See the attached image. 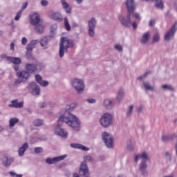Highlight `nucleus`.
<instances>
[{
  "instance_id": "3c124183",
  "label": "nucleus",
  "mask_w": 177,
  "mask_h": 177,
  "mask_svg": "<svg viewBox=\"0 0 177 177\" xmlns=\"http://www.w3.org/2000/svg\"><path fill=\"white\" fill-rule=\"evenodd\" d=\"M87 102L88 103H95L96 102V100L93 99V98H88V99H87Z\"/></svg>"
},
{
  "instance_id": "20e7f679",
  "label": "nucleus",
  "mask_w": 177,
  "mask_h": 177,
  "mask_svg": "<svg viewBox=\"0 0 177 177\" xmlns=\"http://www.w3.org/2000/svg\"><path fill=\"white\" fill-rule=\"evenodd\" d=\"M73 46H74V43L73 42V40H70L68 39V38L62 37L59 44V57H63V56H64V50H67L68 48H71Z\"/></svg>"
},
{
  "instance_id": "39448f33",
  "label": "nucleus",
  "mask_w": 177,
  "mask_h": 177,
  "mask_svg": "<svg viewBox=\"0 0 177 177\" xmlns=\"http://www.w3.org/2000/svg\"><path fill=\"white\" fill-rule=\"evenodd\" d=\"M100 122L103 128H109L111 125V115L109 113H104L100 118Z\"/></svg>"
},
{
  "instance_id": "f704fd0d",
  "label": "nucleus",
  "mask_w": 177,
  "mask_h": 177,
  "mask_svg": "<svg viewBox=\"0 0 177 177\" xmlns=\"http://www.w3.org/2000/svg\"><path fill=\"white\" fill-rule=\"evenodd\" d=\"M133 105H131L129 106L127 112V117H131L132 115V113H133Z\"/></svg>"
},
{
  "instance_id": "864d4df0",
  "label": "nucleus",
  "mask_w": 177,
  "mask_h": 177,
  "mask_svg": "<svg viewBox=\"0 0 177 177\" xmlns=\"http://www.w3.org/2000/svg\"><path fill=\"white\" fill-rule=\"evenodd\" d=\"M154 24H156V21L155 20H151L149 21V26L150 27H153V26H154Z\"/></svg>"
},
{
  "instance_id": "9b49d317",
  "label": "nucleus",
  "mask_w": 177,
  "mask_h": 177,
  "mask_svg": "<svg viewBox=\"0 0 177 177\" xmlns=\"http://www.w3.org/2000/svg\"><path fill=\"white\" fill-rule=\"evenodd\" d=\"M102 140L108 149H111V136L107 132H102Z\"/></svg>"
},
{
  "instance_id": "0eeeda50",
  "label": "nucleus",
  "mask_w": 177,
  "mask_h": 177,
  "mask_svg": "<svg viewBox=\"0 0 177 177\" xmlns=\"http://www.w3.org/2000/svg\"><path fill=\"white\" fill-rule=\"evenodd\" d=\"M71 84L72 86H73L75 89L77 91V92H82V91H84L85 88V84H84V82L79 79H75Z\"/></svg>"
},
{
  "instance_id": "1a4fd4ad",
  "label": "nucleus",
  "mask_w": 177,
  "mask_h": 177,
  "mask_svg": "<svg viewBox=\"0 0 177 177\" xmlns=\"http://www.w3.org/2000/svg\"><path fill=\"white\" fill-rule=\"evenodd\" d=\"M125 5L127 8L129 16H131V15H133V12H135V9H136V3H135V0H127Z\"/></svg>"
},
{
  "instance_id": "f03ea898",
  "label": "nucleus",
  "mask_w": 177,
  "mask_h": 177,
  "mask_svg": "<svg viewBox=\"0 0 177 177\" xmlns=\"http://www.w3.org/2000/svg\"><path fill=\"white\" fill-rule=\"evenodd\" d=\"M30 21L32 26H34L37 34H42L44 31L45 27L42 25V19L38 12H33L30 15Z\"/></svg>"
},
{
  "instance_id": "7c9ffc66",
  "label": "nucleus",
  "mask_w": 177,
  "mask_h": 177,
  "mask_svg": "<svg viewBox=\"0 0 177 177\" xmlns=\"http://www.w3.org/2000/svg\"><path fill=\"white\" fill-rule=\"evenodd\" d=\"M64 27L67 31H70L71 30V26H70V24L68 23V19L67 17L64 18Z\"/></svg>"
},
{
  "instance_id": "8fccbe9b",
  "label": "nucleus",
  "mask_w": 177,
  "mask_h": 177,
  "mask_svg": "<svg viewBox=\"0 0 177 177\" xmlns=\"http://www.w3.org/2000/svg\"><path fill=\"white\" fill-rule=\"evenodd\" d=\"M41 4L42 5V6H48V1L46 0H42L41 1Z\"/></svg>"
},
{
  "instance_id": "f8f14e48",
  "label": "nucleus",
  "mask_w": 177,
  "mask_h": 177,
  "mask_svg": "<svg viewBox=\"0 0 177 177\" xmlns=\"http://www.w3.org/2000/svg\"><path fill=\"white\" fill-rule=\"evenodd\" d=\"M96 25V19L92 18L91 20L88 21V35L90 37H95V27Z\"/></svg>"
},
{
  "instance_id": "58836bf2",
  "label": "nucleus",
  "mask_w": 177,
  "mask_h": 177,
  "mask_svg": "<svg viewBox=\"0 0 177 177\" xmlns=\"http://www.w3.org/2000/svg\"><path fill=\"white\" fill-rule=\"evenodd\" d=\"M21 13H23V11H21V10H19V11L17 13V15H16V16H15V20H16V21H17L18 20L20 19V17H21Z\"/></svg>"
},
{
  "instance_id": "aec40b11",
  "label": "nucleus",
  "mask_w": 177,
  "mask_h": 177,
  "mask_svg": "<svg viewBox=\"0 0 177 177\" xmlns=\"http://www.w3.org/2000/svg\"><path fill=\"white\" fill-rule=\"evenodd\" d=\"M70 146L73 149H79L80 150H83L84 151H88V150H89V148L81 144H71Z\"/></svg>"
},
{
  "instance_id": "69168bd1",
  "label": "nucleus",
  "mask_w": 177,
  "mask_h": 177,
  "mask_svg": "<svg viewBox=\"0 0 177 177\" xmlns=\"http://www.w3.org/2000/svg\"><path fill=\"white\" fill-rule=\"evenodd\" d=\"M174 124H177V119L174 120Z\"/></svg>"
},
{
  "instance_id": "2eb2a0df",
  "label": "nucleus",
  "mask_w": 177,
  "mask_h": 177,
  "mask_svg": "<svg viewBox=\"0 0 177 177\" xmlns=\"http://www.w3.org/2000/svg\"><path fill=\"white\" fill-rule=\"evenodd\" d=\"M151 35L149 32H145L140 40L142 45H147L149 41H150Z\"/></svg>"
},
{
  "instance_id": "e2e57ef3",
  "label": "nucleus",
  "mask_w": 177,
  "mask_h": 177,
  "mask_svg": "<svg viewBox=\"0 0 177 177\" xmlns=\"http://www.w3.org/2000/svg\"><path fill=\"white\" fill-rule=\"evenodd\" d=\"M78 3H82V0H76Z\"/></svg>"
},
{
  "instance_id": "393cba45",
  "label": "nucleus",
  "mask_w": 177,
  "mask_h": 177,
  "mask_svg": "<svg viewBox=\"0 0 177 177\" xmlns=\"http://www.w3.org/2000/svg\"><path fill=\"white\" fill-rule=\"evenodd\" d=\"M7 60L13 63V64H20L21 59L19 57H8Z\"/></svg>"
},
{
  "instance_id": "bb28decb",
  "label": "nucleus",
  "mask_w": 177,
  "mask_h": 177,
  "mask_svg": "<svg viewBox=\"0 0 177 177\" xmlns=\"http://www.w3.org/2000/svg\"><path fill=\"white\" fill-rule=\"evenodd\" d=\"M143 86L145 89V91H154L155 89V86L150 85V83H149V82H143Z\"/></svg>"
},
{
  "instance_id": "680f3d73",
  "label": "nucleus",
  "mask_w": 177,
  "mask_h": 177,
  "mask_svg": "<svg viewBox=\"0 0 177 177\" xmlns=\"http://www.w3.org/2000/svg\"><path fill=\"white\" fill-rule=\"evenodd\" d=\"M165 156H166L167 157H168V156H169V151H166L165 153Z\"/></svg>"
},
{
  "instance_id": "b1692460",
  "label": "nucleus",
  "mask_w": 177,
  "mask_h": 177,
  "mask_svg": "<svg viewBox=\"0 0 177 177\" xmlns=\"http://www.w3.org/2000/svg\"><path fill=\"white\" fill-rule=\"evenodd\" d=\"M28 149V143L25 142L19 149L18 151L19 156H21L26 153V150Z\"/></svg>"
},
{
  "instance_id": "dca6fc26",
  "label": "nucleus",
  "mask_w": 177,
  "mask_h": 177,
  "mask_svg": "<svg viewBox=\"0 0 177 177\" xmlns=\"http://www.w3.org/2000/svg\"><path fill=\"white\" fill-rule=\"evenodd\" d=\"M49 18L52 19L53 20H55V21H58L60 23V21H63V17L62 16V14L59 12H53L49 15Z\"/></svg>"
},
{
  "instance_id": "a211bd4d",
  "label": "nucleus",
  "mask_w": 177,
  "mask_h": 177,
  "mask_svg": "<svg viewBox=\"0 0 177 177\" xmlns=\"http://www.w3.org/2000/svg\"><path fill=\"white\" fill-rule=\"evenodd\" d=\"M35 80L37 82H38V84H39V85H41V86H48V85H49V82L42 80V77H41L39 75H35Z\"/></svg>"
},
{
  "instance_id": "9d476101",
  "label": "nucleus",
  "mask_w": 177,
  "mask_h": 177,
  "mask_svg": "<svg viewBox=\"0 0 177 177\" xmlns=\"http://www.w3.org/2000/svg\"><path fill=\"white\" fill-rule=\"evenodd\" d=\"M139 169L142 176H147L149 175V171H147V163L146 160H145V159L141 160L139 166Z\"/></svg>"
},
{
  "instance_id": "2f4dec72",
  "label": "nucleus",
  "mask_w": 177,
  "mask_h": 177,
  "mask_svg": "<svg viewBox=\"0 0 177 177\" xmlns=\"http://www.w3.org/2000/svg\"><path fill=\"white\" fill-rule=\"evenodd\" d=\"M162 89H165L166 91H175V88H174V87H172V85L171 84H163L162 86Z\"/></svg>"
},
{
  "instance_id": "bf43d9fd",
  "label": "nucleus",
  "mask_w": 177,
  "mask_h": 177,
  "mask_svg": "<svg viewBox=\"0 0 177 177\" xmlns=\"http://www.w3.org/2000/svg\"><path fill=\"white\" fill-rule=\"evenodd\" d=\"M1 57L2 59H6L8 60V56H6V55H1Z\"/></svg>"
},
{
  "instance_id": "f3484780",
  "label": "nucleus",
  "mask_w": 177,
  "mask_h": 177,
  "mask_svg": "<svg viewBox=\"0 0 177 177\" xmlns=\"http://www.w3.org/2000/svg\"><path fill=\"white\" fill-rule=\"evenodd\" d=\"M23 106H24V102H19L17 100L11 101V104L8 105L9 107H14L15 109H21Z\"/></svg>"
},
{
  "instance_id": "f257e3e1",
  "label": "nucleus",
  "mask_w": 177,
  "mask_h": 177,
  "mask_svg": "<svg viewBox=\"0 0 177 177\" xmlns=\"http://www.w3.org/2000/svg\"><path fill=\"white\" fill-rule=\"evenodd\" d=\"M66 114H68L67 117H59L57 120V127L55 130V135H58L61 136V138H67L68 134H67V132H65L63 129L60 128V122H65L67 125L71 127L74 131H80V127H81V122H80V120L77 119V116L70 112H66Z\"/></svg>"
},
{
  "instance_id": "cd10ccee",
  "label": "nucleus",
  "mask_w": 177,
  "mask_h": 177,
  "mask_svg": "<svg viewBox=\"0 0 177 177\" xmlns=\"http://www.w3.org/2000/svg\"><path fill=\"white\" fill-rule=\"evenodd\" d=\"M35 45H37V40L31 41L27 46L26 49L28 52L31 51L34 48H35Z\"/></svg>"
},
{
  "instance_id": "5701e85b",
  "label": "nucleus",
  "mask_w": 177,
  "mask_h": 177,
  "mask_svg": "<svg viewBox=\"0 0 177 177\" xmlns=\"http://www.w3.org/2000/svg\"><path fill=\"white\" fill-rule=\"evenodd\" d=\"M125 96V91L124 88H121L118 91V95L116 97V99L118 102H121L122 99H124V97Z\"/></svg>"
},
{
  "instance_id": "412c9836",
  "label": "nucleus",
  "mask_w": 177,
  "mask_h": 177,
  "mask_svg": "<svg viewBox=\"0 0 177 177\" xmlns=\"http://www.w3.org/2000/svg\"><path fill=\"white\" fill-rule=\"evenodd\" d=\"M30 86L31 87L35 86L34 88H32V95H39L41 92V88H39V86L32 82L30 84Z\"/></svg>"
},
{
  "instance_id": "c9c22d12",
  "label": "nucleus",
  "mask_w": 177,
  "mask_h": 177,
  "mask_svg": "<svg viewBox=\"0 0 177 177\" xmlns=\"http://www.w3.org/2000/svg\"><path fill=\"white\" fill-rule=\"evenodd\" d=\"M104 107L105 109H110L111 107V100L106 99L104 101Z\"/></svg>"
},
{
  "instance_id": "c756f323",
  "label": "nucleus",
  "mask_w": 177,
  "mask_h": 177,
  "mask_svg": "<svg viewBox=\"0 0 177 177\" xmlns=\"http://www.w3.org/2000/svg\"><path fill=\"white\" fill-rule=\"evenodd\" d=\"M48 42H49V39L48 37H44L40 39L41 46H46V45H48Z\"/></svg>"
},
{
  "instance_id": "0e129e2a",
  "label": "nucleus",
  "mask_w": 177,
  "mask_h": 177,
  "mask_svg": "<svg viewBox=\"0 0 177 177\" xmlns=\"http://www.w3.org/2000/svg\"><path fill=\"white\" fill-rule=\"evenodd\" d=\"M20 82H19V80L15 81V84H20Z\"/></svg>"
},
{
  "instance_id": "a878e982",
  "label": "nucleus",
  "mask_w": 177,
  "mask_h": 177,
  "mask_svg": "<svg viewBox=\"0 0 177 177\" xmlns=\"http://www.w3.org/2000/svg\"><path fill=\"white\" fill-rule=\"evenodd\" d=\"M13 162V159L8 158V156H4L3 159V164L5 167H9Z\"/></svg>"
},
{
  "instance_id": "774afa93",
  "label": "nucleus",
  "mask_w": 177,
  "mask_h": 177,
  "mask_svg": "<svg viewBox=\"0 0 177 177\" xmlns=\"http://www.w3.org/2000/svg\"><path fill=\"white\" fill-rule=\"evenodd\" d=\"M111 141H112V142H111V147H113V138L111 139Z\"/></svg>"
},
{
  "instance_id": "6e6d98bb",
  "label": "nucleus",
  "mask_w": 177,
  "mask_h": 177,
  "mask_svg": "<svg viewBox=\"0 0 177 177\" xmlns=\"http://www.w3.org/2000/svg\"><path fill=\"white\" fill-rule=\"evenodd\" d=\"M46 106V104L45 102H42L39 104V107H41V109H44V107H45Z\"/></svg>"
},
{
  "instance_id": "e433bc0d",
  "label": "nucleus",
  "mask_w": 177,
  "mask_h": 177,
  "mask_svg": "<svg viewBox=\"0 0 177 177\" xmlns=\"http://www.w3.org/2000/svg\"><path fill=\"white\" fill-rule=\"evenodd\" d=\"M140 156L141 158H143V160H149V153L146 151L140 153Z\"/></svg>"
},
{
  "instance_id": "4be33fe9",
  "label": "nucleus",
  "mask_w": 177,
  "mask_h": 177,
  "mask_svg": "<svg viewBox=\"0 0 177 177\" xmlns=\"http://www.w3.org/2000/svg\"><path fill=\"white\" fill-rule=\"evenodd\" d=\"M61 3L63 7V9L66 12V13H71V7L68 5V3L66 0H61Z\"/></svg>"
},
{
  "instance_id": "603ef678",
  "label": "nucleus",
  "mask_w": 177,
  "mask_h": 177,
  "mask_svg": "<svg viewBox=\"0 0 177 177\" xmlns=\"http://www.w3.org/2000/svg\"><path fill=\"white\" fill-rule=\"evenodd\" d=\"M75 107H77V103L74 102L71 104L70 109H75Z\"/></svg>"
},
{
  "instance_id": "a19ab883",
  "label": "nucleus",
  "mask_w": 177,
  "mask_h": 177,
  "mask_svg": "<svg viewBox=\"0 0 177 177\" xmlns=\"http://www.w3.org/2000/svg\"><path fill=\"white\" fill-rule=\"evenodd\" d=\"M134 11H133V14L131 15L133 17H135L137 20H140V15L139 13H134Z\"/></svg>"
},
{
  "instance_id": "ddd939ff",
  "label": "nucleus",
  "mask_w": 177,
  "mask_h": 177,
  "mask_svg": "<svg viewBox=\"0 0 177 177\" xmlns=\"http://www.w3.org/2000/svg\"><path fill=\"white\" fill-rule=\"evenodd\" d=\"M120 21L124 27H129L132 24L131 21V15L129 14L127 17H121L120 18Z\"/></svg>"
},
{
  "instance_id": "37998d69",
  "label": "nucleus",
  "mask_w": 177,
  "mask_h": 177,
  "mask_svg": "<svg viewBox=\"0 0 177 177\" xmlns=\"http://www.w3.org/2000/svg\"><path fill=\"white\" fill-rule=\"evenodd\" d=\"M141 156L140 154H137L134 156V162L136 164H138V161H139V160H140Z\"/></svg>"
},
{
  "instance_id": "5fc2aeb1",
  "label": "nucleus",
  "mask_w": 177,
  "mask_h": 177,
  "mask_svg": "<svg viewBox=\"0 0 177 177\" xmlns=\"http://www.w3.org/2000/svg\"><path fill=\"white\" fill-rule=\"evenodd\" d=\"M142 110H143V106H139L137 109L138 113H142Z\"/></svg>"
},
{
  "instance_id": "6ab92c4d",
  "label": "nucleus",
  "mask_w": 177,
  "mask_h": 177,
  "mask_svg": "<svg viewBox=\"0 0 177 177\" xmlns=\"http://www.w3.org/2000/svg\"><path fill=\"white\" fill-rule=\"evenodd\" d=\"M176 136L175 134H169V135H165L162 136V140L164 143H168V142H171Z\"/></svg>"
},
{
  "instance_id": "7ed1b4c3",
  "label": "nucleus",
  "mask_w": 177,
  "mask_h": 177,
  "mask_svg": "<svg viewBox=\"0 0 177 177\" xmlns=\"http://www.w3.org/2000/svg\"><path fill=\"white\" fill-rule=\"evenodd\" d=\"M25 68L28 72L23 71L21 72L17 73V76L18 78H21L22 81H27V80H28V77H30V73L32 74V73H37V64H26Z\"/></svg>"
},
{
  "instance_id": "09e8293b",
  "label": "nucleus",
  "mask_w": 177,
  "mask_h": 177,
  "mask_svg": "<svg viewBox=\"0 0 177 177\" xmlns=\"http://www.w3.org/2000/svg\"><path fill=\"white\" fill-rule=\"evenodd\" d=\"M21 44L22 45H26L27 44V38L23 37L21 39Z\"/></svg>"
},
{
  "instance_id": "473e14b6",
  "label": "nucleus",
  "mask_w": 177,
  "mask_h": 177,
  "mask_svg": "<svg viewBox=\"0 0 177 177\" xmlns=\"http://www.w3.org/2000/svg\"><path fill=\"white\" fill-rule=\"evenodd\" d=\"M150 74H151V71H147L143 75L139 76L137 80H138V81H142V80H145V78H146L147 75H150Z\"/></svg>"
},
{
  "instance_id": "4c0bfd02",
  "label": "nucleus",
  "mask_w": 177,
  "mask_h": 177,
  "mask_svg": "<svg viewBox=\"0 0 177 177\" xmlns=\"http://www.w3.org/2000/svg\"><path fill=\"white\" fill-rule=\"evenodd\" d=\"M42 120L38 119L33 122L35 127H41V125H42Z\"/></svg>"
},
{
  "instance_id": "a18cd8bd",
  "label": "nucleus",
  "mask_w": 177,
  "mask_h": 177,
  "mask_svg": "<svg viewBox=\"0 0 177 177\" xmlns=\"http://www.w3.org/2000/svg\"><path fill=\"white\" fill-rule=\"evenodd\" d=\"M84 160L86 162H88V161H92V156H84Z\"/></svg>"
},
{
  "instance_id": "79ce46f5",
  "label": "nucleus",
  "mask_w": 177,
  "mask_h": 177,
  "mask_svg": "<svg viewBox=\"0 0 177 177\" xmlns=\"http://www.w3.org/2000/svg\"><path fill=\"white\" fill-rule=\"evenodd\" d=\"M10 175H11L12 177H23V175L21 174H17L13 171H10Z\"/></svg>"
},
{
  "instance_id": "052dcab7",
  "label": "nucleus",
  "mask_w": 177,
  "mask_h": 177,
  "mask_svg": "<svg viewBox=\"0 0 177 177\" xmlns=\"http://www.w3.org/2000/svg\"><path fill=\"white\" fill-rule=\"evenodd\" d=\"M15 71H17L19 70V66H15L14 67Z\"/></svg>"
},
{
  "instance_id": "6e6552de",
  "label": "nucleus",
  "mask_w": 177,
  "mask_h": 177,
  "mask_svg": "<svg viewBox=\"0 0 177 177\" xmlns=\"http://www.w3.org/2000/svg\"><path fill=\"white\" fill-rule=\"evenodd\" d=\"M176 23L174 24L171 28L165 34V41L167 42H169V41L174 38L175 32H176Z\"/></svg>"
},
{
  "instance_id": "13d9d810",
  "label": "nucleus",
  "mask_w": 177,
  "mask_h": 177,
  "mask_svg": "<svg viewBox=\"0 0 177 177\" xmlns=\"http://www.w3.org/2000/svg\"><path fill=\"white\" fill-rule=\"evenodd\" d=\"M11 50H15V43L12 42L10 44Z\"/></svg>"
},
{
  "instance_id": "338daca9",
  "label": "nucleus",
  "mask_w": 177,
  "mask_h": 177,
  "mask_svg": "<svg viewBox=\"0 0 177 177\" xmlns=\"http://www.w3.org/2000/svg\"><path fill=\"white\" fill-rule=\"evenodd\" d=\"M3 131V129L2 127H0V132H2Z\"/></svg>"
},
{
  "instance_id": "de8ad7c7",
  "label": "nucleus",
  "mask_w": 177,
  "mask_h": 177,
  "mask_svg": "<svg viewBox=\"0 0 177 177\" xmlns=\"http://www.w3.org/2000/svg\"><path fill=\"white\" fill-rule=\"evenodd\" d=\"M27 6H28V2H25L24 3V4L22 5V8H21V12H23V10H24V9H26L27 8Z\"/></svg>"
},
{
  "instance_id": "72a5a7b5",
  "label": "nucleus",
  "mask_w": 177,
  "mask_h": 177,
  "mask_svg": "<svg viewBox=\"0 0 177 177\" xmlns=\"http://www.w3.org/2000/svg\"><path fill=\"white\" fill-rule=\"evenodd\" d=\"M158 41H160V33L156 32L153 37L152 42L153 44H157Z\"/></svg>"
},
{
  "instance_id": "4468645a",
  "label": "nucleus",
  "mask_w": 177,
  "mask_h": 177,
  "mask_svg": "<svg viewBox=\"0 0 177 177\" xmlns=\"http://www.w3.org/2000/svg\"><path fill=\"white\" fill-rule=\"evenodd\" d=\"M66 157L67 156L63 155L53 158H48L46 160V162L47 164H55V162H58V161H62V160H64V158H66Z\"/></svg>"
},
{
  "instance_id": "c85d7f7f",
  "label": "nucleus",
  "mask_w": 177,
  "mask_h": 177,
  "mask_svg": "<svg viewBox=\"0 0 177 177\" xmlns=\"http://www.w3.org/2000/svg\"><path fill=\"white\" fill-rule=\"evenodd\" d=\"M17 122H19V120L17 119V118H13L10 119V122H9L10 128H13V127H15L16 124H17Z\"/></svg>"
},
{
  "instance_id": "c03bdc74",
  "label": "nucleus",
  "mask_w": 177,
  "mask_h": 177,
  "mask_svg": "<svg viewBox=\"0 0 177 177\" xmlns=\"http://www.w3.org/2000/svg\"><path fill=\"white\" fill-rule=\"evenodd\" d=\"M115 49H116V50H118V52H122V46L120 44L115 45Z\"/></svg>"
},
{
  "instance_id": "423d86ee",
  "label": "nucleus",
  "mask_w": 177,
  "mask_h": 177,
  "mask_svg": "<svg viewBox=\"0 0 177 177\" xmlns=\"http://www.w3.org/2000/svg\"><path fill=\"white\" fill-rule=\"evenodd\" d=\"M89 170L88 169V166L85 162H82L80 165V169L79 171V175L77 173L73 174V177H88Z\"/></svg>"
},
{
  "instance_id": "4d7b16f0",
  "label": "nucleus",
  "mask_w": 177,
  "mask_h": 177,
  "mask_svg": "<svg viewBox=\"0 0 177 177\" xmlns=\"http://www.w3.org/2000/svg\"><path fill=\"white\" fill-rule=\"evenodd\" d=\"M133 27L135 30H136V28H138V24H136V21L133 22Z\"/></svg>"
},
{
  "instance_id": "49530a36",
  "label": "nucleus",
  "mask_w": 177,
  "mask_h": 177,
  "mask_svg": "<svg viewBox=\"0 0 177 177\" xmlns=\"http://www.w3.org/2000/svg\"><path fill=\"white\" fill-rule=\"evenodd\" d=\"M133 149H135V147L133 146V145H132L131 143L127 145V149L129 150V151H132V150H133Z\"/></svg>"
},
{
  "instance_id": "ea45409f",
  "label": "nucleus",
  "mask_w": 177,
  "mask_h": 177,
  "mask_svg": "<svg viewBox=\"0 0 177 177\" xmlns=\"http://www.w3.org/2000/svg\"><path fill=\"white\" fill-rule=\"evenodd\" d=\"M42 151H44V149H42V147H35V153H36V154L42 153Z\"/></svg>"
}]
</instances>
